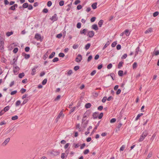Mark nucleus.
<instances>
[{"label": "nucleus", "mask_w": 159, "mask_h": 159, "mask_svg": "<svg viewBox=\"0 0 159 159\" xmlns=\"http://www.w3.org/2000/svg\"><path fill=\"white\" fill-rule=\"evenodd\" d=\"M52 5V2L51 1H49L48 2L47 5L48 7H50Z\"/></svg>", "instance_id": "obj_58"}, {"label": "nucleus", "mask_w": 159, "mask_h": 159, "mask_svg": "<svg viewBox=\"0 0 159 159\" xmlns=\"http://www.w3.org/2000/svg\"><path fill=\"white\" fill-rule=\"evenodd\" d=\"M38 67V66H35L34 67V68L32 69L31 75H34L36 72V69H37Z\"/></svg>", "instance_id": "obj_8"}, {"label": "nucleus", "mask_w": 159, "mask_h": 159, "mask_svg": "<svg viewBox=\"0 0 159 159\" xmlns=\"http://www.w3.org/2000/svg\"><path fill=\"white\" fill-rule=\"evenodd\" d=\"M152 152H149L147 157L146 158V159H148L152 157Z\"/></svg>", "instance_id": "obj_36"}, {"label": "nucleus", "mask_w": 159, "mask_h": 159, "mask_svg": "<svg viewBox=\"0 0 159 159\" xmlns=\"http://www.w3.org/2000/svg\"><path fill=\"white\" fill-rule=\"evenodd\" d=\"M89 152V150L88 149L85 150L84 152V154H88Z\"/></svg>", "instance_id": "obj_60"}, {"label": "nucleus", "mask_w": 159, "mask_h": 159, "mask_svg": "<svg viewBox=\"0 0 159 159\" xmlns=\"http://www.w3.org/2000/svg\"><path fill=\"white\" fill-rule=\"evenodd\" d=\"M137 66V63L136 62H134L133 65V69H135Z\"/></svg>", "instance_id": "obj_47"}, {"label": "nucleus", "mask_w": 159, "mask_h": 159, "mask_svg": "<svg viewBox=\"0 0 159 159\" xmlns=\"http://www.w3.org/2000/svg\"><path fill=\"white\" fill-rule=\"evenodd\" d=\"M18 48H14V49L13 50V53H16L18 52Z\"/></svg>", "instance_id": "obj_53"}, {"label": "nucleus", "mask_w": 159, "mask_h": 159, "mask_svg": "<svg viewBox=\"0 0 159 159\" xmlns=\"http://www.w3.org/2000/svg\"><path fill=\"white\" fill-rule=\"evenodd\" d=\"M82 59V56L80 54H79L75 58V61L77 62H80Z\"/></svg>", "instance_id": "obj_3"}, {"label": "nucleus", "mask_w": 159, "mask_h": 159, "mask_svg": "<svg viewBox=\"0 0 159 159\" xmlns=\"http://www.w3.org/2000/svg\"><path fill=\"white\" fill-rule=\"evenodd\" d=\"M94 32L92 30L88 31V34H87V36H88L89 37L91 38L94 36Z\"/></svg>", "instance_id": "obj_2"}, {"label": "nucleus", "mask_w": 159, "mask_h": 159, "mask_svg": "<svg viewBox=\"0 0 159 159\" xmlns=\"http://www.w3.org/2000/svg\"><path fill=\"white\" fill-rule=\"evenodd\" d=\"M103 20H101L99 21L98 23V26L100 27H102V25L103 23Z\"/></svg>", "instance_id": "obj_24"}, {"label": "nucleus", "mask_w": 159, "mask_h": 159, "mask_svg": "<svg viewBox=\"0 0 159 159\" xmlns=\"http://www.w3.org/2000/svg\"><path fill=\"white\" fill-rule=\"evenodd\" d=\"M148 134V133L147 131H144L142 134V135H141L140 138L139 139V141H142L147 136Z\"/></svg>", "instance_id": "obj_1"}, {"label": "nucleus", "mask_w": 159, "mask_h": 159, "mask_svg": "<svg viewBox=\"0 0 159 159\" xmlns=\"http://www.w3.org/2000/svg\"><path fill=\"white\" fill-rule=\"evenodd\" d=\"M91 103H86L85 105V107L86 108H90L91 107Z\"/></svg>", "instance_id": "obj_30"}, {"label": "nucleus", "mask_w": 159, "mask_h": 159, "mask_svg": "<svg viewBox=\"0 0 159 159\" xmlns=\"http://www.w3.org/2000/svg\"><path fill=\"white\" fill-rule=\"evenodd\" d=\"M13 32L12 31L8 32L6 33V35L7 36H9L12 34Z\"/></svg>", "instance_id": "obj_37"}, {"label": "nucleus", "mask_w": 159, "mask_h": 159, "mask_svg": "<svg viewBox=\"0 0 159 159\" xmlns=\"http://www.w3.org/2000/svg\"><path fill=\"white\" fill-rule=\"evenodd\" d=\"M96 17H93L91 18L90 19V21L91 22H94L96 20Z\"/></svg>", "instance_id": "obj_61"}, {"label": "nucleus", "mask_w": 159, "mask_h": 159, "mask_svg": "<svg viewBox=\"0 0 159 159\" xmlns=\"http://www.w3.org/2000/svg\"><path fill=\"white\" fill-rule=\"evenodd\" d=\"M100 121H101L100 120L98 122V123H97L96 126H95V128H94L92 132V133H91L92 134H93L96 131V130L97 129L98 127L99 126V124H100Z\"/></svg>", "instance_id": "obj_11"}, {"label": "nucleus", "mask_w": 159, "mask_h": 159, "mask_svg": "<svg viewBox=\"0 0 159 159\" xmlns=\"http://www.w3.org/2000/svg\"><path fill=\"white\" fill-rule=\"evenodd\" d=\"M20 100H18L16 101V106H19L20 104Z\"/></svg>", "instance_id": "obj_45"}, {"label": "nucleus", "mask_w": 159, "mask_h": 159, "mask_svg": "<svg viewBox=\"0 0 159 159\" xmlns=\"http://www.w3.org/2000/svg\"><path fill=\"white\" fill-rule=\"evenodd\" d=\"M98 112H95L93 113V117L94 119H96L98 116Z\"/></svg>", "instance_id": "obj_15"}, {"label": "nucleus", "mask_w": 159, "mask_h": 159, "mask_svg": "<svg viewBox=\"0 0 159 159\" xmlns=\"http://www.w3.org/2000/svg\"><path fill=\"white\" fill-rule=\"evenodd\" d=\"M51 154L54 156H56L59 154L60 152L56 150H53L51 152Z\"/></svg>", "instance_id": "obj_7"}, {"label": "nucleus", "mask_w": 159, "mask_h": 159, "mask_svg": "<svg viewBox=\"0 0 159 159\" xmlns=\"http://www.w3.org/2000/svg\"><path fill=\"white\" fill-rule=\"evenodd\" d=\"M92 29L95 30H97L98 29V25L97 24H93L92 26Z\"/></svg>", "instance_id": "obj_14"}, {"label": "nucleus", "mask_w": 159, "mask_h": 159, "mask_svg": "<svg viewBox=\"0 0 159 159\" xmlns=\"http://www.w3.org/2000/svg\"><path fill=\"white\" fill-rule=\"evenodd\" d=\"M25 76V74L23 72L22 73H20L19 74L18 77L20 78H22Z\"/></svg>", "instance_id": "obj_33"}, {"label": "nucleus", "mask_w": 159, "mask_h": 159, "mask_svg": "<svg viewBox=\"0 0 159 159\" xmlns=\"http://www.w3.org/2000/svg\"><path fill=\"white\" fill-rule=\"evenodd\" d=\"M20 68L17 66H16L14 67L13 69V72L15 75H17L18 74V71L19 70Z\"/></svg>", "instance_id": "obj_6"}, {"label": "nucleus", "mask_w": 159, "mask_h": 159, "mask_svg": "<svg viewBox=\"0 0 159 159\" xmlns=\"http://www.w3.org/2000/svg\"><path fill=\"white\" fill-rule=\"evenodd\" d=\"M79 47V45L77 44H74L73 46V48L75 49H77Z\"/></svg>", "instance_id": "obj_40"}, {"label": "nucleus", "mask_w": 159, "mask_h": 159, "mask_svg": "<svg viewBox=\"0 0 159 159\" xmlns=\"http://www.w3.org/2000/svg\"><path fill=\"white\" fill-rule=\"evenodd\" d=\"M42 12L44 13H47L48 12V10L47 8H44L42 11Z\"/></svg>", "instance_id": "obj_59"}, {"label": "nucleus", "mask_w": 159, "mask_h": 159, "mask_svg": "<svg viewBox=\"0 0 159 159\" xmlns=\"http://www.w3.org/2000/svg\"><path fill=\"white\" fill-rule=\"evenodd\" d=\"M28 4L27 2L24 3L22 5V7L24 8H26L28 7Z\"/></svg>", "instance_id": "obj_34"}, {"label": "nucleus", "mask_w": 159, "mask_h": 159, "mask_svg": "<svg viewBox=\"0 0 159 159\" xmlns=\"http://www.w3.org/2000/svg\"><path fill=\"white\" fill-rule=\"evenodd\" d=\"M50 19L53 22L57 21L58 20V17H57L56 14H55L52 17L50 18Z\"/></svg>", "instance_id": "obj_4"}, {"label": "nucleus", "mask_w": 159, "mask_h": 159, "mask_svg": "<svg viewBox=\"0 0 159 159\" xmlns=\"http://www.w3.org/2000/svg\"><path fill=\"white\" fill-rule=\"evenodd\" d=\"M143 114L142 113H139V114H138V115H137V116L135 120H138L139 119V118L140 116H142L143 115Z\"/></svg>", "instance_id": "obj_32"}, {"label": "nucleus", "mask_w": 159, "mask_h": 159, "mask_svg": "<svg viewBox=\"0 0 159 159\" xmlns=\"http://www.w3.org/2000/svg\"><path fill=\"white\" fill-rule=\"evenodd\" d=\"M152 28H149L145 31V34H148L150 32H151L152 31Z\"/></svg>", "instance_id": "obj_21"}, {"label": "nucleus", "mask_w": 159, "mask_h": 159, "mask_svg": "<svg viewBox=\"0 0 159 159\" xmlns=\"http://www.w3.org/2000/svg\"><path fill=\"white\" fill-rule=\"evenodd\" d=\"M159 14V12L157 11L154 12L153 13V16L154 17L157 16Z\"/></svg>", "instance_id": "obj_50"}, {"label": "nucleus", "mask_w": 159, "mask_h": 159, "mask_svg": "<svg viewBox=\"0 0 159 159\" xmlns=\"http://www.w3.org/2000/svg\"><path fill=\"white\" fill-rule=\"evenodd\" d=\"M107 99V97L106 96L104 97L102 100V102L103 103L105 102Z\"/></svg>", "instance_id": "obj_62"}, {"label": "nucleus", "mask_w": 159, "mask_h": 159, "mask_svg": "<svg viewBox=\"0 0 159 159\" xmlns=\"http://www.w3.org/2000/svg\"><path fill=\"white\" fill-rule=\"evenodd\" d=\"M91 44L89 43H87L85 46V48L86 50H88L90 48Z\"/></svg>", "instance_id": "obj_31"}, {"label": "nucleus", "mask_w": 159, "mask_h": 159, "mask_svg": "<svg viewBox=\"0 0 159 159\" xmlns=\"http://www.w3.org/2000/svg\"><path fill=\"white\" fill-rule=\"evenodd\" d=\"M10 107L9 106H7L5 107L4 109L2 110L5 112L8 111Z\"/></svg>", "instance_id": "obj_29"}, {"label": "nucleus", "mask_w": 159, "mask_h": 159, "mask_svg": "<svg viewBox=\"0 0 159 159\" xmlns=\"http://www.w3.org/2000/svg\"><path fill=\"white\" fill-rule=\"evenodd\" d=\"M117 42L116 41H115L113 42L111 44V46L112 47H115L116 45L117 44Z\"/></svg>", "instance_id": "obj_38"}, {"label": "nucleus", "mask_w": 159, "mask_h": 159, "mask_svg": "<svg viewBox=\"0 0 159 159\" xmlns=\"http://www.w3.org/2000/svg\"><path fill=\"white\" fill-rule=\"evenodd\" d=\"M7 61V60L4 57H2L1 58V61L2 62L5 63Z\"/></svg>", "instance_id": "obj_46"}, {"label": "nucleus", "mask_w": 159, "mask_h": 159, "mask_svg": "<svg viewBox=\"0 0 159 159\" xmlns=\"http://www.w3.org/2000/svg\"><path fill=\"white\" fill-rule=\"evenodd\" d=\"M26 91V89H25L24 88H22L20 90V92L21 93L23 94Z\"/></svg>", "instance_id": "obj_48"}, {"label": "nucleus", "mask_w": 159, "mask_h": 159, "mask_svg": "<svg viewBox=\"0 0 159 159\" xmlns=\"http://www.w3.org/2000/svg\"><path fill=\"white\" fill-rule=\"evenodd\" d=\"M34 38L36 39L37 40H40L41 42L42 41L41 35L38 33H37L35 34Z\"/></svg>", "instance_id": "obj_5"}, {"label": "nucleus", "mask_w": 159, "mask_h": 159, "mask_svg": "<svg viewBox=\"0 0 159 159\" xmlns=\"http://www.w3.org/2000/svg\"><path fill=\"white\" fill-rule=\"evenodd\" d=\"M103 113L102 112H101L99 116H98V118L100 119H101L102 118V117H103Z\"/></svg>", "instance_id": "obj_54"}, {"label": "nucleus", "mask_w": 159, "mask_h": 159, "mask_svg": "<svg viewBox=\"0 0 159 159\" xmlns=\"http://www.w3.org/2000/svg\"><path fill=\"white\" fill-rule=\"evenodd\" d=\"M124 63V62L123 61H121L119 62L118 65V68L119 69L120 68L123 66V64Z\"/></svg>", "instance_id": "obj_19"}, {"label": "nucleus", "mask_w": 159, "mask_h": 159, "mask_svg": "<svg viewBox=\"0 0 159 159\" xmlns=\"http://www.w3.org/2000/svg\"><path fill=\"white\" fill-rule=\"evenodd\" d=\"M63 111L62 110L61 111L60 113H59L58 115L57 116V117L56 119L57 120H58L59 119L60 117L63 114Z\"/></svg>", "instance_id": "obj_27"}, {"label": "nucleus", "mask_w": 159, "mask_h": 159, "mask_svg": "<svg viewBox=\"0 0 159 159\" xmlns=\"http://www.w3.org/2000/svg\"><path fill=\"white\" fill-rule=\"evenodd\" d=\"M82 7L81 5H79L77 7V9L80 10L82 8Z\"/></svg>", "instance_id": "obj_55"}, {"label": "nucleus", "mask_w": 159, "mask_h": 159, "mask_svg": "<svg viewBox=\"0 0 159 159\" xmlns=\"http://www.w3.org/2000/svg\"><path fill=\"white\" fill-rule=\"evenodd\" d=\"M18 7V5L17 4H15L13 5V6H11L9 8V10H11L15 11L16 8Z\"/></svg>", "instance_id": "obj_9"}, {"label": "nucleus", "mask_w": 159, "mask_h": 159, "mask_svg": "<svg viewBox=\"0 0 159 159\" xmlns=\"http://www.w3.org/2000/svg\"><path fill=\"white\" fill-rule=\"evenodd\" d=\"M17 59H16V58H14L12 61H10V64L11 65H13L15 64V62L16 61Z\"/></svg>", "instance_id": "obj_20"}, {"label": "nucleus", "mask_w": 159, "mask_h": 159, "mask_svg": "<svg viewBox=\"0 0 159 159\" xmlns=\"http://www.w3.org/2000/svg\"><path fill=\"white\" fill-rule=\"evenodd\" d=\"M22 55L24 57L25 59H28L30 57V55L26 54L25 52H22Z\"/></svg>", "instance_id": "obj_10"}, {"label": "nucleus", "mask_w": 159, "mask_h": 159, "mask_svg": "<svg viewBox=\"0 0 159 159\" xmlns=\"http://www.w3.org/2000/svg\"><path fill=\"white\" fill-rule=\"evenodd\" d=\"M76 108L75 107H74L72 109H71L69 112V114H70L72 112H74Z\"/></svg>", "instance_id": "obj_52"}, {"label": "nucleus", "mask_w": 159, "mask_h": 159, "mask_svg": "<svg viewBox=\"0 0 159 159\" xmlns=\"http://www.w3.org/2000/svg\"><path fill=\"white\" fill-rule=\"evenodd\" d=\"M124 34H125L127 36H129V35L130 33L129 32V30H126L124 31Z\"/></svg>", "instance_id": "obj_23"}, {"label": "nucleus", "mask_w": 159, "mask_h": 159, "mask_svg": "<svg viewBox=\"0 0 159 159\" xmlns=\"http://www.w3.org/2000/svg\"><path fill=\"white\" fill-rule=\"evenodd\" d=\"M62 36V34L61 33L57 35L56 37L57 38L60 39V38Z\"/></svg>", "instance_id": "obj_56"}, {"label": "nucleus", "mask_w": 159, "mask_h": 159, "mask_svg": "<svg viewBox=\"0 0 159 159\" xmlns=\"http://www.w3.org/2000/svg\"><path fill=\"white\" fill-rule=\"evenodd\" d=\"M18 119V116H12L11 118V119L12 120H15Z\"/></svg>", "instance_id": "obj_42"}, {"label": "nucleus", "mask_w": 159, "mask_h": 159, "mask_svg": "<svg viewBox=\"0 0 159 159\" xmlns=\"http://www.w3.org/2000/svg\"><path fill=\"white\" fill-rule=\"evenodd\" d=\"M59 4L61 6H63L64 4V1L63 0L59 2Z\"/></svg>", "instance_id": "obj_43"}, {"label": "nucleus", "mask_w": 159, "mask_h": 159, "mask_svg": "<svg viewBox=\"0 0 159 159\" xmlns=\"http://www.w3.org/2000/svg\"><path fill=\"white\" fill-rule=\"evenodd\" d=\"M59 61V59L57 57L54 58L52 60V61L53 62H57V61Z\"/></svg>", "instance_id": "obj_41"}, {"label": "nucleus", "mask_w": 159, "mask_h": 159, "mask_svg": "<svg viewBox=\"0 0 159 159\" xmlns=\"http://www.w3.org/2000/svg\"><path fill=\"white\" fill-rule=\"evenodd\" d=\"M80 0H76L74 2V4L75 5H77L79 3H80Z\"/></svg>", "instance_id": "obj_63"}, {"label": "nucleus", "mask_w": 159, "mask_h": 159, "mask_svg": "<svg viewBox=\"0 0 159 159\" xmlns=\"http://www.w3.org/2000/svg\"><path fill=\"white\" fill-rule=\"evenodd\" d=\"M4 42H0V49L3 50L4 49Z\"/></svg>", "instance_id": "obj_18"}, {"label": "nucleus", "mask_w": 159, "mask_h": 159, "mask_svg": "<svg viewBox=\"0 0 159 159\" xmlns=\"http://www.w3.org/2000/svg\"><path fill=\"white\" fill-rule=\"evenodd\" d=\"M47 79H44L42 82V84L43 85H44L47 82Z\"/></svg>", "instance_id": "obj_49"}, {"label": "nucleus", "mask_w": 159, "mask_h": 159, "mask_svg": "<svg viewBox=\"0 0 159 159\" xmlns=\"http://www.w3.org/2000/svg\"><path fill=\"white\" fill-rule=\"evenodd\" d=\"M76 129H79V131H81L80 128V124H76Z\"/></svg>", "instance_id": "obj_39"}, {"label": "nucleus", "mask_w": 159, "mask_h": 159, "mask_svg": "<svg viewBox=\"0 0 159 159\" xmlns=\"http://www.w3.org/2000/svg\"><path fill=\"white\" fill-rule=\"evenodd\" d=\"M139 46L136 48L135 54V56H136L138 54V52L139 51Z\"/></svg>", "instance_id": "obj_28"}, {"label": "nucleus", "mask_w": 159, "mask_h": 159, "mask_svg": "<svg viewBox=\"0 0 159 159\" xmlns=\"http://www.w3.org/2000/svg\"><path fill=\"white\" fill-rule=\"evenodd\" d=\"M112 65L111 63H110L108 64L107 66V68L108 69H110L112 68Z\"/></svg>", "instance_id": "obj_57"}, {"label": "nucleus", "mask_w": 159, "mask_h": 159, "mask_svg": "<svg viewBox=\"0 0 159 159\" xmlns=\"http://www.w3.org/2000/svg\"><path fill=\"white\" fill-rule=\"evenodd\" d=\"M122 125V124L121 123H120L116 127V132H117L118 131H119L120 130V128H121Z\"/></svg>", "instance_id": "obj_13"}, {"label": "nucleus", "mask_w": 159, "mask_h": 159, "mask_svg": "<svg viewBox=\"0 0 159 159\" xmlns=\"http://www.w3.org/2000/svg\"><path fill=\"white\" fill-rule=\"evenodd\" d=\"M55 54V52H52L51 54L49 56L48 58L49 59H51L52 58Z\"/></svg>", "instance_id": "obj_25"}, {"label": "nucleus", "mask_w": 159, "mask_h": 159, "mask_svg": "<svg viewBox=\"0 0 159 159\" xmlns=\"http://www.w3.org/2000/svg\"><path fill=\"white\" fill-rule=\"evenodd\" d=\"M118 75L120 76H122L123 75V71L122 70H120L118 72Z\"/></svg>", "instance_id": "obj_26"}, {"label": "nucleus", "mask_w": 159, "mask_h": 159, "mask_svg": "<svg viewBox=\"0 0 159 159\" xmlns=\"http://www.w3.org/2000/svg\"><path fill=\"white\" fill-rule=\"evenodd\" d=\"M10 139V138H8L4 142L2 143V145L3 146L6 145L8 143Z\"/></svg>", "instance_id": "obj_16"}, {"label": "nucleus", "mask_w": 159, "mask_h": 159, "mask_svg": "<svg viewBox=\"0 0 159 159\" xmlns=\"http://www.w3.org/2000/svg\"><path fill=\"white\" fill-rule=\"evenodd\" d=\"M88 123V121H87L85 123H83V122L82 123V126L84 128H85L87 126V124Z\"/></svg>", "instance_id": "obj_35"}, {"label": "nucleus", "mask_w": 159, "mask_h": 159, "mask_svg": "<svg viewBox=\"0 0 159 159\" xmlns=\"http://www.w3.org/2000/svg\"><path fill=\"white\" fill-rule=\"evenodd\" d=\"M87 32V30L86 29H84L83 30H80V34H84L86 35V32Z\"/></svg>", "instance_id": "obj_12"}, {"label": "nucleus", "mask_w": 159, "mask_h": 159, "mask_svg": "<svg viewBox=\"0 0 159 159\" xmlns=\"http://www.w3.org/2000/svg\"><path fill=\"white\" fill-rule=\"evenodd\" d=\"M97 2H95L93 3L91 7L93 9H95L97 8Z\"/></svg>", "instance_id": "obj_17"}, {"label": "nucleus", "mask_w": 159, "mask_h": 159, "mask_svg": "<svg viewBox=\"0 0 159 159\" xmlns=\"http://www.w3.org/2000/svg\"><path fill=\"white\" fill-rule=\"evenodd\" d=\"M85 115H87V116H89L91 113V111L89 110H88L85 112Z\"/></svg>", "instance_id": "obj_64"}, {"label": "nucleus", "mask_w": 159, "mask_h": 159, "mask_svg": "<svg viewBox=\"0 0 159 159\" xmlns=\"http://www.w3.org/2000/svg\"><path fill=\"white\" fill-rule=\"evenodd\" d=\"M92 127L91 126H90L87 129V131H86L85 132V134L86 135H87L89 133V130L90 129H92Z\"/></svg>", "instance_id": "obj_22"}, {"label": "nucleus", "mask_w": 159, "mask_h": 159, "mask_svg": "<svg viewBox=\"0 0 159 159\" xmlns=\"http://www.w3.org/2000/svg\"><path fill=\"white\" fill-rule=\"evenodd\" d=\"M58 56L60 57H63L65 56V54L63 53L60 52L59 53Z\"/></svg>", "instance_id": "obj_51"}, {"label": "nucleus", "mask_w": 159, "mask_h": 159, "mask_svg": "<svg viewBox=\"0 0 159 159\" xmlns=\"http://www.w3.org/2000/svg\"><path fill=\"white\" fill-rule=\"evenodd\" d=\"M81 23L80 22H78L77 23L76 25V27L78 29H80L81 27Z\"/></svg>", "instance_id": "obj_44"}]
</instances>
